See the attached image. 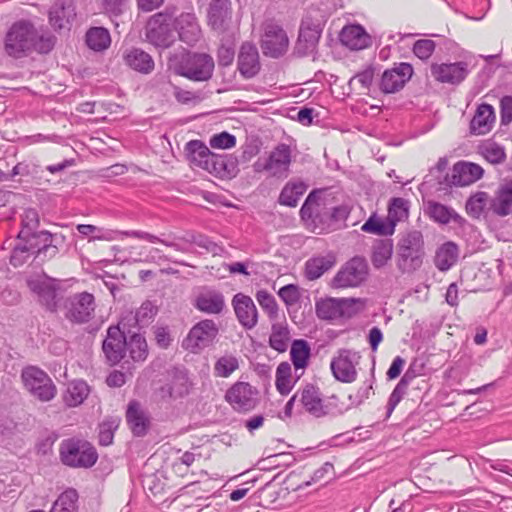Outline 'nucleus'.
Listing matches in <instances>:
<instances>
[{
    "label": "nucleus",
    "mask_w": 512,
    "mask_h": 512,
    "mask_svg": "<svg viewBox=\"0 0 512 512\" xmlns=\"http://www.w3.org/2000/svg\"><path fill=\"white\" fill-rule=\"evenodd\" d=\"M369 267L366 259L355 256L347 261L331 281L333 288H353L360 286L368 276Z\"/></svg>",
    "instance_id": "9b49d317"
},
{
    "label": "nucleus",
    "mask_w": 512,
    "mask_h": 512,
    "mask_svg": "<svg viewBox=\"0 0 512 512\" xmlns=\"http://www.w3.org/2000/svg\"><path fill=\"white\" fill-rule=\"evenodd\" d=\"M173 23L181 41L192 46L200 40L201 28L194 13H181Z\"/></svg>",
    "instance_id": "b1692460"
},
{
    "label": "nucleus",
    "mask_w": 512,
    "mask_h": 512,
    "mask_svg": "<svg viewBox=\"0 0 512 512\" xmlns=\"http://www.w3.org/2000/svg\"><path fill=\"white\" fill-rule=\"evenodd\" d=\"M278 295L287 306L297 304L301 298L299 287L294 284H288L280 288Z\"/></svg>",
    "instance_id": "69168bd1"
},
{
    "label": "nucleus",
    "mask_w": 512,
    "mask_h": 512,
    "mask_svg": "<svg viewBox=\"0 0 512 512\" xmlns=\"http://www.w3.org/2000/svg\"><path fill=\"white\" fill-rule=\"evenodd\" d=\"M361 355L352 349H339L332 358L330 369L336 380L342 383H352L357 379V366Z\"/></svg>",
    "instance_id": "f8f14e48"
},
{
    "label": "nucleus",
    "mask_w": 512,
    "mask_h": 512,
    "mask_svg": "<svg viewBox=\"0 0 512 512\" xmlns=\"http://www.w3.org/2000/svg\"><path fill=\"white\" fill-rule=\"evenodd\" d=\"M490 209L498 216H507L512 212V180H504L495 191Z\"/></svg>",
    "instance_id": "7c9ffc66"
},
{
    "label": "nucleus",
    "mask_w": 512,
    "mask_h": 512,
    "mask_svg": "<svg viewBox=\"0 0 512 512\" xmlns=\"http://www.w3.org/2000/svg\"><path fill=\"white\" fill-rule=\"evenodd\" d=\"M393 247V241L389 238L379 239L374 242L371 254V262L374 268L380 269L391 260Z\"/></svg>",
    "instance_id": "a19ab883"
},
{
    "label": "nucleus",
    "mask_w": 512,
    "mask_h": 512,
    "mask_svg": "<svg viewBox=\"0 0 512 512\" xmlns=\"http://www.w3.org/2000/svg\"><path fill=\"white\" fill-rule=\"evenodd\" d=\"M63 309L68 321L76 324L88 323L94 317L95 297L86 291L72 294L64 300Z\"/></svg>",
    "instance_id": "6e6552de"
},
{
    "label": "nucleus",
    "mask_w": 512,
    "mask_h": 512,
    "mask_svg": "<svg viewBox=\"0 0 512 512\" xmlns=\"http://www.w3.org/2000/svg\"><path fill=\"white\" fill-rule=\"evenodd\" d=\"M299 392V404L302 408L314 417H323L326 415H334L342 413V409L338 408V397L333 395L324 403L319 389L313 385H306Z\"/></svg>",
    "instance_id": "1a4fd4ad"
},
{
    "label": "nucleus",
    "mask_w": 512,
    "mask_h": 512,
    "mask_svg": "<svg viewBox=\"0 0 512 512\" xmlns=\"http://www.w3.org/2000/svg\"><path fill=\"white\" fill-rule=\"evenodd\" d=\"M54 45V36L39 33L28 21L14 23L5 38V50L9 56L14 58H21L33 51L47 54Z\"/></svg>",
    "instance_id": "f257e3e1"
},
{
    "label": "nucleus",
    "mask_w": 512,
    "mask_h": 512,
    "mask_svg": "<svg viewBox=\"0 0 512 512\" xmlns=\"http://www.w3.org/2000/svg\"><path fill=\"white\" fill-rule=\"evenodd\" d=\"M25 388L42 402L52 400L56 395V386L49 375L37 366H27L21 372Z\"/></svg>",
    "instance_id": "0eeeda50"
},
{
    "label": "nucleus",
    "mask_w": 512,
    "mask_h": 512,
    "mask_svg": "<svg viewBox=\"0 0 512 512\" xmlns=\"http://www.w3.org/2000/svg\"><path fill=\"white\" fill-rule=\"evenodd\" d=\"M289 39L284 29L273 21L264 25V33L261 38V48L264 55L278 58L286 53Z\"/></svg>",
    "instance_id": "4468645a"
},
{
    "label": "nucleus",
    "mask_w": 512,
    "mask_h": 512,
    "mask_svg": "<svg viewBox=\"0 0 512 512\" xmlns=\"http://www.w3.org/2000/svg\"><path fill=\"white\" fill-rule=\"evenodd\" d=\"M123 235H126L128 237H133L137 239H143L150 243H161L167 247H171L177 251H183L179 244L175 242H170L164 239H160L159 237L150 234L148 232L140 231V230H132V231H126L123 233Z\"/></svg>",
    "instance_id": "bf43d9fd"
},
{
    "label": "nucleus",
    "mask_w": 512,
    "mask_h": 512,
    "mask_svg": "<svg viewBox=\"0 0 512 512\" xmlns=\"http://www.w3.org/2000/svg\"><path fill=\"white\" fill-rule=\"evenodd\" d=\"M126 332L129 336L126 351H129L130 357L134 361H144L148 356V346L145 337L131 329H128Z\"/></svg>",
    "instance_id": "37998d69"
},
{
    "label": "nucleus",
    "mask_w": 512,
    "mask_h": 512,
    "mask_svg": "<svg viewBox=\"0 0 512 512\" xmlns=\"http://www.w3.org/2000/svg\"><path fill=\"white\" fill-rule=\"evenodd\" d=\"M128 0H103L102 7L109 17H117L126 10Z\"/></svg>",
    "instance_id": "774afa93"
},
{
    "label": "nucleus",
    "mask_w": 512,
    "mask_h": 512,
    "mask_svg": "<svg viewBox=\"0 0 512 512\" xmlns=\"http://www.w3.org/2000/svg\"><path fill=\"white\" fill-rule=\"evenodd\" d=\"M436 48V43L430 39L417 40L413 45V53L421 60L431 57Z\"/></svg>",
    "instance_id": "0e129e2a"
},
{
    "label": "nucleus",
    "mask_w": 512,
    "mask_h": 512,
    "mask_svg": "<svg viewBox=\"0 0 512 512\" xmlns=\"http://www.w3.org/2000/svg\"><path fill=\"white\" fill-rule=\"evenodd\" d=\"M322 30L319 25H302L295 45L299 56H307L315 52Z\"/></svg>",
    "instance_id": "c85d7f7f"
},
{
    "label": "nucleus",
    "mask_w": 512,
    "mask_h": 512,
    "mask_svg": "<svg viewBox=\"0 0 512 512\" xmlns=\"http://www.w3.org/2000/svg\"><path fill=\"white\" fill-rule=\"evenodd\" d=\"M125 418L133 436L144 437L147 435L151 426V418L148 411L138 401L131 400L128 403Z\"/></svg>",
    "instance_id": "4be33fe9"
},
{
    "label": "nucleus",
    "mask_w": 512,
    "mask_h": 512,
    "mask_svg": "<svg viewBox=\"0 0 512 512\" xmlns=\"http://www.w3.org/2000/svg\"><path fill=\"white\" fill-rule=\"evenodd\" d=\"M127 332L120 326H111L107 329V335L102 343V350L110 365L118 364L126 354Z\"/></svg>",
    "instance_id": "2eb2a0df"
},
{
    "label": "nucleus",
    "mask_w": 512,
    "mask_h": 512,
    "mask_svg": "<svg viewBox=\"0 0 512 512\" xmlns=\"http://www.w3.org/2000/svg\"><path fill=\"white\" fill-rule=\"evenodd\" d=\"M412 75L413 67L409 63H400L397 67L384 71L379 88L385 94L395 93L404 87Z\"/></svg>",
    "instance_id": "aec40b11"
},
{
    "label": "nucleus",
    "mask_w": 512,
    "mask_h": 512,
    "mask_svg": "<svg viewBox=\"0 0 512 512\" xmlns=\"http://www.w3.org/2000/svg\"><path fill=\"white\" fill-rule=\"evenodd\" d=\"M169 394L173 398L182 397L189 392V379L185 373H176L169 385Z\"/></svg>",
    "instance_id": "4d7b16f0"
},
{
    "label": "nucleus",
    "mask_w": 512,
    "mask_h": 512,
    "mask_svg": "<svg viewBox=\"0 0 512 512\" xmlns=\"http://www.w3.org/2000/svg\"><path fill=\"white\" fill-rule=\"evenodd\" d=\"M257 390L247 382H236L226 392L225 399L238 412H248L257 405Z\"/></svg>",
    "instance_id": "dca6fc26"
},
{
    "label": "nucleus",
    "mask_w": 512,
    "mask_h": 512,
    "mask_svg": "<svg viewBox=\"0 0 512 512\" xmlns=\"http://www.w3.org/2000/svg\"><path fill=\"white\" fill-rule=\"evenodd\" d=\"M291 162L290 146L280 143L274 147L266 159H258L253 164V170L256 173L267 172L270 177L283 180L289 175Z\"/></svg>",
    "instance_id": "423d86ee"
},
{
    "label": "nucleus",
    "mask_w": 512,
    "mask_h": 512,
    "mask_svg": "<svg viewBox=\"0 0 512 512\" xmlns=\"http://www.w3.org/2000/svg\"><path fill=\"white\" fill-rule=\"evenodd\" d=\"M289 330L286 326L281 324H274L272 332L269 336V345L277 352H285L288 347Z\"/></svg>",
    "instance_id": "8fccbe9b"
},
{
    "label": "nucleus",
    "mask_w": 512,
    "mask_h": 512,
    "mask_svg": "<svg viewBox=\"0 0 512 512\" xmlns=\"http://www.w3.org/2000/svg\"><path fill=\"white\" fill-rule=\"evenodd\" d=\"M62 462L70 467H92L97 459L96 449L87 441L74 438L63 440L60 444Z\"/></svg>",
    "instance_id": "20e7f679"
},
{
    "label": "nucleus",
    "mask_w": 512,
    "mask_h": 512,
    "mask_svg": "<svg viewBox=\"0 0 512 512\" xmlns=\"http://www.w3.org/2000/svg\"><path fill=\"white\" fill-rule=\"evenodd\" d=\"M397 266L403 273L419 269L425 255L423 234L418 230L404 233L398 242Z\"/></svg>",
    "instance_id": "f03ea898"
},
{
    "label": "nucleus",
    "mask_w": 512,
    "mask_h": 512,
    "mask_svg": "<svg viewBox=\"0 0 512 512\" xmlns=\"http://www.w3.org/2000/svg\"><path fill=\"white\" fill-rule=\"evenodd\" d=\"M74 7L64 1H57L49 11V22L54 29L66 28L75 17Z\"/></svg>",
    "instance_id": "72a5a7b5"
},
{
    "label": "nucleus",
    "mask_w": 512,
    "mask_h": 512,
    "mask_svg": "<svg viewBox=\"0 0 512 512\" xmlns=\"http://www.w3.org/2000/svg\"><path fill=\"white\" fill-rule=\"evenodd\" d=\"M89 395V386L83 380H74L68 383L63 394V401L68 407H77L84 402Z\"/></svg>",
    "instance_id": "4c0bfd02"
},
{
    "label": "nucleus",
    "mask_w": 512,
    "mask_h": 512,
    "mask_svg": "<svg viewBox=\"0 0 512 512\" xmlns=\"http://www.w3.org/2000/svg\"><path fill=\"white\" fill-rule=\"evenodd\" d=\"M175 9L167 7L150 17L146 26V38L156 47L168 48L174 42L172 21Z\"/></svg>",
    "instance_id": "39448f33"
},
{
    "label": "nucleus",
    "mask_w": 512,
    "mask_h": 512,
    "mask_svg": "<svg viewBox=\"0 0 512 512\" xmlns=\"http://www.w3.org/2000/svg\"><path fill=\"white\" fill-rule=\"evenodd\" d=\"M361 230L379 236H391L394 234V224L387 219L382 220L375 214L371 215L362 225Z\"/></svg>",
    "instance_id": "49530a36"
},
{
    "label": "nucleus",
    "mask_w": 512,
    "mask_h": 512,
    "mask_svg": "<svg viewBox=\"0 0 512 512\" xmlns=\"http://www.w3.org/2000/svg\"><path fill=\"white\" fill-rule=\"evenodd\" d=\"M21 230L17 237H27L30 233L36 232L39 226V217L35 209L25 210L22 216Z\"/></svg>",
    "instance_id": "6e6d98bb"
},
{
    "label": "nucleus",
    "mask_w": 512,
    "mask_h": 512,
    "mask_svg": "<svg viewBox=\"0 0 512 512\" xmlns=\"http://www.w3.org/2000/svg\"><path fill=\"white\" fill-rule=\"evenodd\" d=\"M408 217L409 201L401 197L392 198L388 206L387 220L392 222L395 228L398 222L405 221Z\"/></svg>",
    "instance_id": "de8ad7c7"
},
{
    "label": "nucleus",
    "mask_w": 512,
    "mask_h": 512,
    "mask_svg": "<svg viewBox=\"0 0 512 512\" xmlns=\"http://www.w3.org/2000/svg\"><path fill=\"white\" fill-rule=\"evenodd\" d=\"M275 385L281 395H288L293 388L291 379V365L288 362H281L276 369Z\"/></svg>",
    "instance_id": "09e8293b"
},
{
    "label": "nucleus",
    "mask_w": 512,
    "mask_h": 512,
    "mask_svg": "<svg viewBox=\"0 0 512 512\" xmlns=\"http://www.w3.org/2000/svg\"><path fill=\"white\" fill-rule=\"evenodd\" d=\"M481 166L471 162L460 161L453 167L452 184L456 186H468L483 175Z\"/></svg>",
    "instance_id": "c756f323"
},
{
    "label": "nucleus",
    "mask_w": 512,
    "mask_h": 512,
    "mask_svg": "<svg viewBox=\"0 0 512 512\" xmlns=\"http://www.w3.org/2000/svg\"><path fill=\"white\" fill-rule=\"evenodd\" d=\"M375 69L372 66L358 72L349 80V85H359V89L370 91L374 81Z\"/></svg>",
    "instance_id": "13d9d810"
},
{
    "label": "nucleus",
    "mask_w": 512,
    "mask_h": 512,
    "mask_svg": "<svg viewBox=\"0 0 512 512\" xmlns=\"http://www.w3.org/2000/svg\"><path fill=\"white\" fill-rule=\"evenodd\" d=\"M207 171L221 179H233L239 173L238 158L232 154H215Z\"/></svg>",
    "instance_id": "393cba45"
},
{
    "label": "nucleus",
    "mask_w": 512,
    "mask_h": 512,
    "mask_svg": "<svg viewBox=\"0 0 512 512\" xmlns=\"http://www.w3.org/2000/svg\"><path fill=\"white\" fill-rule=\"evenodd\" d=\"M86 44L94 51L106 50L111 44L109 31L103 27L90 28L86 33Z\"/></svg>",
    "instance_id": "c03bdc74"
},
{
    "label": "nucleus",
    "mask_w": 512,
    "mask_h": 512,
    "mask_svg": "<svg viewBox=\"0 0 512 512\" xmlns=\"http://www.w3.org/2000/svg\"><path fill=\"white\" fill-rule=\"evenodd\" d=\"M238 70L245 79L255 77L261 68L260 57L257 47L245 42L241 45L237 60Z\"/></svg>",
    "instance_id": "5701e85b"
},
{
    "label": "nucleus",
    "mask_w": 512,
    "mask_h": 512,
    "mask_svg": "<svg viewBox=\"0 0 512 512\" xmlns=\"http://www.w3.org/2000/svg\"><path fill=\"white\" fill-rule=\"evenodd\" d=\"M29 289L35 293L39 301L49 310L55 311L57 308V288L54 283L48 279H29L27 281Z\"/></svg>",
    "instance_id": "cd10ccee"
},
{
    "label": "nucleus",
    "mask_w": 512,
    "mask_h": 512,
    "mask_svg": "<svg viewBox=\"0 0 512 512\" xmlns=\"http://www.w3.org/2000/svg\"><path fill=\"white\" fill-rule=\"evenodd\" d=\"M310 352L311 349L306 340L297 339L293 341L290 356L296 370L304 369L308 365Z\"/></svg>",
    "instance_id": "a18cd8bd"
},
{
    "label": "nucleus",
    "mask_w": 512,
    "mask_h": 512,
    "mask_svg": "<svg viewBox=\"0 0 512 512\" xmlns=\"http://www.w3.org/2000/svg\"><path fill=\"white\" fill-rule=\"evenodd\" d=\"M425 205V214L436 223L446 225L454 222L458 226L465 223V219L449 206L433 200L427 201Z\"/></svg>",
    "instance_id": "a878e982"
},
{
    "label": "nucleus",
    "mask_w": 512,
    "mask_h": 512,
    "mask_svg": "<svg viewBox=\"0 0 512 512\" xmlns=\"http://www.w3.org/2000/svg\"><path fill=\"white\" fill-rule=\"evenodd\" d=\"M347 301L338 300V298H327L317 301L315 312L319 319L335 320L343 317V306Z\"/></svg>",
    "instance_id": "c9c22d12"
},
{
    "label": "nucleus",
    "mask_w": 512,
    "mask_h": 512,
    "mask_svg": "<svg viewBox=\"0 0 512 512\" xmlns=\"http://www.w3.org/2000/svg\"><path fill=\"white\" fill-rule=\"evenodd\" d=\"M431 75L440 83L458 85L469 74L468 63L464 61L454 63H433L430 67Z\"/></svg>",
    "instance_id": "6ab92c4d"
},
{
    "label": "nucleus",
    "mask_w": 512,
    "mask_h": 512,
    "mask_svg": "<svg viewBox=\"0 0 512 512\" xmlns=\"http://www.w3.org/2000/svg\"><path fill=\"white\" fill-rule=\"evenodd\" d=\"M192 304L195 309L208 315H219L226 309L223 293L210 286L201 287Z\"/></svg>",
    "instance_id": "f3484780"
},
{
    "label": "nucleus",
    "mask_w": 512,
    "mask_h": 512,
    "mask_svg": "<svg viewBox=\"0 0 512 512\" xmlns=\"http://www.w3.org/2000/svg\"><path fill=\"white\" fill-rule=\"evenodd\" d=\"M320 194L321 191L318 190H313L308 194L300 209V215L303 220L315 221L318 217L320 207Z\"/></svg>",
    "instance_id": "603ef678"
},
{
    "label": "nucleus",
    "mask_w": 512,
    "mask_h": 512,
    "mask_svg": "<svg viewBox=\"0 0 512 512\" xmlns=\"http://www.w3.org/2000/svg\"><path fill=\"white\" fill-rule=\"evenodd\" d=\"M335 263L336 259L333 254L310 258L305 263V276L309 280H316L331 269Z\"/></svg>",
    "instance_id": "f704fd0d"
},
{
    "label": "nucleus",
    "mask_w": 512,
    "mask_h": 512,
    "mask_svg": "<svg viewBox=\"0 0 512 512\" xmlns=\"http://www.w3.org/2000/svg\"><path fill=\"white\" fill-rule=\"evenodd\" d=\"M482 154L487 161L493 164H498L505 160L504 149L496 143L484 145L482 147Z\"/></svg>",
    "instance_id": "338daca9"
},
{
    "label": "nucleus",
    "mask_w": 512,
    "mask_h": 512,
    "mask_svg": "<svg viewBox=\"0 0 512 512\" xmlns=\"http://www.w3.org/2000/svg\"><path fill=\"white\" fill-rule=\"evenodd\" d=\"M185 151L191 165L207 171L214 153L201 140L189 141Z\"/></svg>",
    "instance_id": "473e14b6"
},
{
    "label": "nucleus",
    "mask_w": 512,
    "mask_h": 512,
    "mask_svg": "<svg viewBox=\"0 0 512 512\" xmlns=\"http://www.w3.org/2000/svg\"><path fill=\"white\" fill-rule=\"evenodd\" d=\"M219 334V327L212 319H203L192 326L184 340L186 349L197 353L213 344Z\"/></svg>",
    "instance_id": "ddd939ff"
},
{
    "label": "nucleus",
    "mask_w": 512,
    "mask_h": 512,
    "mask_svg": "<svg viewBox=\"0 0 512 512\" xmlns=\"http://www.w3.org/2000/svg\"><path fill=\"white\" fill-rule=\"evenodd\" d=\"M458 256V246L454 242L448 241L442 244L436 251L434 258L435 266L440 271H447L457 262Z\"/></svg>",
    "instance_id": "e433bc0d"
},
{
    "label": "nucleus",
    "mask_w": 512,
    "mask_h": 512,
    "mask_svg": "<svg viewBox=\"0 0 512 512\" xmlns=\"http://www.w3.org/2000/svg\"><path fill=\"white\" fill-rule=\"evenodd\" d=\"M340 41L351 50H363L372 45L371 36L359 24L345 26L340 33Z\"/></svg>",
    "instance_id": "bb28decb"
},
{
    "label": "nucleus",
    "mask_w": 512,
    "mask_h": 512,
    "mask_svg": "<svg viewBox=\"0 0 512 512\" xmlns=\"http://www.w3.org/2000/svg\"><path fill=\"white\" fill-rule=\"evenodd\" d=\"M79 494L76 489L68 488L63 491L52 504L50 512H78Z\"/></svg>",
    "instance_id": "79ce46f5"
},
{
    "label": "nucleus",
    "mask_w": 512,
    "mask_h": 512,
    "mask_svg": "<svg viewBox=\"0 0 512 512\" xmlns=\"http://www.w3.org/2000/svg\"><path fill=\"white\" fill-rule=\"evenodd\" d=\"M239 368V361L236 356L226 354L219 357L214 364V375L227 378Z\"/></svg>",
    "instance_id": "3c124183"
},
{
    "label": "nucleus",
    "mask_w": 512,
    "mask_h": 512,
    "mask_svg": "<svg viewBox=\"0 0 512 512\" xmlns=\"http://www.w3.org/2000/svg\"><path fill=\"white\" fill-rule=\"evenodd\" d=\"M126 64L132 69L144 74L150 73L154 68L152 57L141 49L134 48L124 56Z\"/></svg>",
    "instance_id": "ea45409f"
},
{
    "label": "nucleus",
    "mask_w": 512,
    "mask_h": 512,
    "mask_svg": "<svg viewBox=\"0 0 512 512\" xmlns=\"http://www.w3.org/2000/svg\"><path fill=\"white\" fill-rule=\"evenodd\" d=\"M214 70L213 58L204 53L187 54L175 67L176 74L193 81H206Z\"/></svg>",
    "instance_id": "9d476101"
},
{
    "label": "nucleus",
    "mask_w": 512,
    "mask_h": 512,
    "mask_svg": "<svg viewBox=\"0 0 512 512\" xmlns=\"http://www.w3.org/2000/svg\"><path fill=\"white\" fill-rule=\"evenodd\" d=\"M18 239L32 255H35V258H39L41 261L55 257L65 243L63 234H52L46 230L33 232L27 237H18Z\"/></svg>",
    "instance_id": "7ed1b4c3"
},
{
    "label": "nucleus",
    "mask_w": 512,
    "mask_h": 512,
    "mask_svg": "<svg viewBox=\"0 0 512 512\" xmlns=\"http://www.w3.org/2000/svg\"><path fill=\"white\" fill-rule=\"evenodd\" d=\"M495 122L494 109L490 104L482 103L478 106L470 122V132L474 135L488 133Z\"/></svg>",
    "instance_id": "2f4dec72"
},
{
    "label": "nucleus",
    "mask_w": 512,
    "mask_h": 512,
    "mask_svg": "<svg viewBox=\"0 0 512 512\" xmlns=\"http://www.w3.org/2000/svg\"><path fill=\"white\" fill-rule=\"evenodd\" d=\"M38 172V165L34 162L33 159H24L23 161L17 163L11 170L10 175L11 179L21 176H30L34 175Z\"/></svg>",
    "instance_id": "e2e57ef3"
},
{
    "label": "nucleus",
    "mask_w": 512,
    "mask_h": 512,
    "mask_svg": "<svg viewBox=\"0 0 512 512\" xmlns=\"http://www.w3.org/2000/svg\"><path fill=\"white\" fill-rule=\"evenodd\" d=\"M236 318L240 325L247 329H253L258 323V310L253 299L243 293H237L231 301Z\"/></svg>",
    "instance_id": "412c9836"
},
{
    "label": "nucleus",
    "mask_w": 512,
    "mask_h": 512,
    "mask_svg": "<svg viewBox=\"0 0 512 512\" xmlns=\"http://www.w3.org/2000/svg\"><path fill=\"white\" fill-rule=\"evenodd\" d=\"M154 315H155V311H154V307L152 306V304L149 302L143 303L142 306L136 311L134 316L131 315L130 317H125L120 322V324L123 326V328H125L126 321L127 322L134 321L135 324L142 327V326L147 325L152 320Z\"/></svg>",
    "instance_id": "5fc2aeb1"
},
{
    "label": "nucleus",
    "mask_w": 512,
    "mask_h": 512,
    "mask_svg": "<svg viewBox=\"0 0 512 512\" xmlns=\"http://www.w3.org/2000/svg\"><path fill=\"white\" fill-rule=\"evenodd\" d=\"M208 23L218 33L233 30L236 25L233 21L231 2L229 0H213L208 11Z\"/></svg>",
    "instance_id": "a211bd4d"
},
{
    "label": "nucleus",
    "mask_w": 512,
    "mask_h": 512,
    "mask_svg": "<svg viewBox=\"0 0 512 512\" xmlns=\"http://www.w3.org/2000/svg\"><path fill=\"white\" fill-rule=\"evenodd\" d=\"M307 185L302 181H289L280 192L278 203L287 207H295L300 197L306 192Z\"/></svg>",
    "instance_id": "58836bf2"
},
{
    "label": "nucleus",
    "mask_w": 512,
    "mask_h": 512,
    "mask_svg": "<svg viewBox=\"0 0 512 512\" xmlns=\"http://www.w3.org/2000/svg\"><path fill=\"white\" fill-rule=\"evenodd\" d=\"M119 427V419L108 417L99 424L98 439L101 446H109L113 443L114 434Z\"/></svg>",
    "instance_id": "864d4df0"
},
{
    "label": "nucleus",
    "mask_w": 512,
    "mask_h": 512,
    "mask_svg": "<svg viewBox=\"0 0 512 512\" xmlns=\"http://www.w3.org/2000/svg\"><path fill=\"white\" fill-rule=\"evenodd\" d=\"M256 299L262 309L265 310L270 317L276 316L278 312V305L271 293L266 290H259L256 293Z\"/></svg>",
    "instance_id": "052dcab7"
},
{
    "label": "nucleus",
    "mask_w": 512,
    "mask_h": 512,
    "mask_svg": "<svg viewBox=\"0 0 512 512\" xmlns=\"http://www.w3.org/2000/svg\"><path fill=\"white\" fill-rule=\"evenodd\" d=\"M209 145L214 149H230L236 145V137L226 131L213 135Z\"/></svg>",
    "instance_id": "680f3d73"
}]
</instances>
